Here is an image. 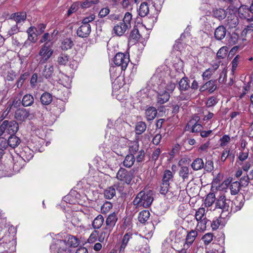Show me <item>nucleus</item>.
<instances>
[{"label":"nucleus","instance_id":"nucleus-5","mask_svg":"<svg viewBox=\"0 0 253 253\" xmlns=\"http://www.w3.org/2000/svg\"><path fill=\"white\" fill-rule=\"evenodd\" d=\"M0 253H14L15 251L16 241L9 234L0 238Z\"/></svg>","mask_w":253,"mask_h":253},{"label":"nucleus","instance_id":"nucleus-4","mask_svg":"<svg viewBox=\"0 0 253 253\" xmlns=\"http://www.w3.org/2000/svg\"><path fill=\"white\" fill-rule=\"evenodd\" d=\"M152 191L150 190L140 191L134 198L133 205L137 208H148L153 201Z\"/></svg>","mask_w":253,"mask_h":253},{"label":"nucleus","instance_id":"nucleus-28","mask_svg":"<svg viewBox=\"0 0 253 253\" xmlns=\"http://www.w3.org/2000/svg\"><path fill=\"white\" fill-rule=\"evenodd\" d=\"M20 142V139L14 134L11 135L7 140L8 145L13 148L18 146Z\"/></svg>","mask_w":253,"mask_h":253},{"label":"nucleus","instance_id":"nucleus-9","mask_svg":"<svg viewBox=\"0 0 253 253\" xmlns=\"http://www.w3.org/2000/svg\"><path fill=\"white\" fill-rule=\"evenodd\" d=\"M129 62V57L127 54L119 52L115 55L114 58L115 64L124 70L126 69Z\"/></svg>","mask_w":253,"mask_h":253},{"label":"nucleus","instance_id":"nucleus-25","mask_svg":"<svg viewBox=\"0 0 253 253\" xmlns=\"http://www.w3.org/2000/svg\"><path fill=\"white\" fill-rule=\"evenodd\" d=\"M70 61L69 56L65 53L60 54L56 58V62L59 65L65 66Z\"/></svg>","mask_w":253,"mask_h":253},{"label":"nucleus","instance_id":"nucleus-37","mask_svg":"<svg viewBox=\"0 0 253 253\" xmlns=\"http://www.w3.org/2000/svg\"><path fill=\"white\" fill-rule=\"evenodd\" d=\"M98 0H85L84 1L79 2L78 3L80 4V6L82 8L86 9L90 7L93 4H96L98 3Z\"/></svg>","mask_w":253,"mask_h":253},{"label":"nucleus","instance_id":"nucleus-20","mask_svg":"<svg viewBox=\"0 0 253 253\" xmlns=\"http://www.w3.org/2000/svg\"><path fill=\"white\" fill-rule=\"evenodd\" d=\"M13 160V170L15 172H18L23 168L25 164L23 159L19 156L14 157Z\"/></svg>","mask_w":253,"mask_h":253},{"label":"nucleus","instance_id":"nucleus-24","mask_svg":"<svg viewBox=\"0 0 253 253\" xmlns=\"http://www.w3.org/2000/svg\"><path fill=\"white\" fill-rule=\"evenodd\" d=\"M157 114V110L153 107H149L145 111V116L148 121L154 120Z\"/></svg>","mask_w":253,"mask_h":253},{"label":"nucleus","instance_id":"nucleus-33","mask_svg":"<svg viewBox=\"0 0 253 253\" xmlns=\"http://www.w3.org/2000/svg\"><path fill=\"white\" fill-rule=\"evenodd\" d=\"M150 212L148 210H144L139 213L138 220L141 223H145L149 218Z\"/></svg>","mask_w":253,"mask_h":253},{"label":"nucleus","instance_id":"nucleus-2","mask_svg":"<svg viewBox=\"0 0 253 253\" xmlns=\"http://www.w3.org/2000/svg\"><path fill=\"white\" fill-rule=\"evenodd\" d=\"M139 238L141 239L140 241L141 245L139 246V251L141 253H150V248L148 245V239L142 237L140 234L137 235L131 232L126 233L123 238L122 244L119 248V252L124 253L127 252L126 248L128 245H130L131 243L139 240Z\"/></svg>","mask_w":253,"mask_h":253},{"label":"nucleus","instance_id":"nucleus-63","mask_svg":"<svg viewBox=\"0 0 253 253\" xmlns=\"http://www.w3.org/2000/svg\"><path fill=\"white\" fill-rule=\"evenodd\" d=\"M230 137L228 135H223L220 139V145L221 147H224L225 146L227 143L230 141Z\"/></svg>","mask_w":253,"mask_h":253},{"label":"nucleus","instance_id":"nucleus-60","mask_svg":"<svg viewBox=\"0 0 253 253\" xmlns=\"http://www.w3.org/2000/svg\"><path fill=\"white\" fill-rule=\"evenodd\" d=\"M110 12V8L107 6L100 9L98 13V17L103 18L107 16Z\"/></svg>","mask_w":253,"mask_h":253},{"label":"nucleus","instance_id":"nucleus-16","mask_svg":"<svg viewBox=\"0 0 253 253\" xmlns=\"http://www.w3.org/2000/svg\"><path fill=\"white\" fill-rule=\"evenodd\" d=\"M91 32V27L90 25H85L82 24L78 29L77 35L82 38H85L88 36Z\"/></svg>","mask_w":253,"mask_h":253},{"label":"nucleus","instance_id":"nucleus-45","mask_svg":"<svg viewBox=\"0 0 253 253\" xmlns=\"http://www.w3.org/2000/svg\"><path fill=\"white\" fill-rule=\"evenodd\" d=\"M179 87L180 90H186L190 87L187 78H182L179 82Z\"/></svg>","mask_w":253,"mask_h":253},{"label":"nucleus","instance_id":"nucleus-48","mask_svg":"<svg viewBox=\"0 0 253 253\" xmlns=\"http://www.w3.org/2000/svg\"><path fill=\"white\" fill-rule=\"evenodd\" d=\"M205 209L204 208H199L195 213V218L197 221L203 219V218H206L205 216Z\"/></svg>","mask_w":253,"mask_h":253},{"label":"nucleus","instance_id":"nucleus-54","mask_svg":"<svg viewBox=\"0 0 253 253\" xmlns=\"http://www.w3.org/2000/svg\"><path fill=\"white\" fill-rule=\"evenodd\" d=\"M37 41V34L35 33L28 34L27 40L25 42L24 45L27 46L31 42L34 43Z\"/></svg>","mask_w":253,"mask_h":253},{"label":"nucleus","instance_id":"nucleus-15","mask_svg":"<svg viewBox=\"0 0 253 253\" xmlns=\"http://www.w3.org/2000/svg\"><path fill=\"white\" fill-rule=\"evenodd\" d=\"M118 220L117 214L115 212L110 213L107 217L105 221V225L107 228L113 230Z\"/></svg>","mask_w":253,"mask_h":253},{"label":"nucleus","instance_id":"nucleus-47","mask_svg":"<svg viewBox=\"0 0 253 253\" xmlns=\"http://www.w3.org/2000/svg\"><path fill=\"white\" fill-rule=\"evenodd\" d=\"M242 60V57L239 55H236L235 58L233 59L231 65H232V72L234 73L237 68V66L240 61Z\"/></svg>","mask_w":253,"mask_h":253},{"label":"nucleus","instance_id":"nucleus-38","mask_svg":"<svg viewBox=\"0 0 253 253\" xmlns=\"http://www.w3.org/2000/svg\"><path fill=\"white\" fill-rule=\"evenodd\" d=\"M59 81L60 82V84L64 86L67 88H69L70 87L72 81L69 77L62 74L61 75Z\"/></svg>","mask_w":253,"mask_h":253},{"label":"nucleus","instance_id":"nucleus-50","mask_svg":"<svg viewBox=\"0 0 253 253\" xmlns=\"http://www.w3.org/2000/svg\"><path fill=\"white\" fill-rule=\"evenodd\" d=\"M8 142L6 139L1 137L0 138V157L3 154V151L8 145Z\"/></svg>","mask_w":253,"mask_h":253},{"label":"nucleus","instance_id":"nucleus-61","mask_svg":"<svg viewBox=\"0 0 253 253\" xmlns=\"http://www.w3.org/2000/svg\"><path fill=\"white\" fill-rule=\"evenodd\" d=\"M169 184L165 183L162 182L160 186V192L161 194L165 195L168 193Z\"/></svg>","mask_w":253,"mask_h":253},{"label":"nucleus","instance_id":"nucleus-27","mask_svg":"<svg viewBox=\"0 0 253 253\" xmlns=\"http://www.w3.org/2000/svg\"><path fill=\"white\" fill-rule=\"evenodd\" d=\"M190 174V169L188 167L182 166L179 171V175L182 178L183 181L187 180Z\"/></svg>","mask_w":253,"mask_h":253},{"label":"nucleus","instance_id":"nucleus-52","mask_svg":"<svg viewBox=\"0 0 253 253\" xmlns=\"http://www.w3.org/2000/svg\"><path fill=\"white\" fill-rule=\"evenodd\" d=\"M197 222L198 223L197 225V228L202 231L205 230L207 227L206 225L208 222V219L207 218H203V219L197 221Z\"/></svg>","mask_w":253,"mask_h":253},{"label":"nucleus","instance_id":"nucleus-23","mask_svg":"<svg viewBox=\"0 0 253 253\" xmlns=\"http://www.w3.org/2000/svg\"><path fill=\"white\" fill-rule=\"evenodd\" d=\"M26 18L25 12H17L11 15V19L14 20L17 24H20L24 22Z\"/></svg>","mask_w":253,"mask_h":253},{"label":"nucleus","instance_id":"nucleus-14","mask_svg":"<svg viewBox=\"0 0 253 253\" xmlns=\"http://www.w3.org/2000/svg\"><path fill=\"white\" fill-rule=\"evenodd\" d=\"M239 24L238 17L234 13L230 14L225 20V24L229 29L235 28Z\"/></svg>","mask_w":253,"mask_h":253},{"label":"nucleus","instance_id":"nucleus-58","mask_svg":"<svg viewBox=\"0 0 253 253\" xmlns=\"http://www.w3.org/2000/svg\"><path fill=\"white\" fill-rule=\"evenodd\" d=\"M67 243L69 245V247L70 246L76 247L79 245V240L74 236H70L69 237Z\"/></svg>","mask_w":253,"mask_h":253},{"label":"nucleus","instance_id":"nucleus-49","mask_svg":"<svg viewBox=\"0 0 253 253\" xmlns=\"http://www.w3.org/2000/svg\"><path fill=\"white\" fill-rule=\"evenodd\" d=\"M73 45V42L69 39H66L62 42L61 47L63 50H67L71 48Z\"/></svg>","mask_w":253,"mask_h":253},{"label":"nucleus","instance_id":"nucleus-39","mask_svg":"<svg viewBox=\"0 0 253 253\" xmlns=\"http://www.w3.org/2000/svg\"><path fill=\"white\" fill-rule=\"evenodd\" d=\"M123 70L121 69V67L117 66L111 67L109 70L111 78L115 79L118 77L121 72Z\"/></svg>","mask_w":253,"mask_h":253},{"label":"nucleus","instance_id":"nucleus-56","mask_svg":"<svg viewBox=\"0 0 253 253\" xmlns=\"http://www.w3.org/2000/svg\"><path fill=\"white\" fill-rule=\"evenodd\" d=\"M140 37L141 36L139 33L138 30L133 29L130 33L129 38L131 40H133L134 41H137L140 39Z\"/></svg>","mask_w":253,"mask_h":253},{"label":"nucleus","instance_id":"nucleus-3","mask_svg":"<svg viewBox=\"0 0 253 253\" xmlns=\"http://www.w3.org/2000/svg\"><path fill=\"white\" fill-rule=\"evenodd\" d=\"M216 208L222 210L223 211L236 212L241 209L243 206L242 202H238L237 201L233 202V205L231 201L226 198L224 194L220 195L218 197L215 202Z\"/></svg>","mask_w":253,"mask_h":253},{"label":"nucleus","instance_id":"nucleus-26","mask_svg":"<svg viewBox=\"0 0 253 253\" xmlns=\"http://www.w3.org/2000/svg\"><path fill=\"white\" fill-rule=\"evenodd\" d=\"M53 98L52 95L47 92H44L41 96L40 100L42 104L43 105H48L50 104Z\"/></svg>","mask_w":253,"mask_h":253},{"label":"nucleus","instance_id":"nucleus-18","mask_svg":"<svg viewBox=\"0 0 253 253\" xmlns=\"http://www.w3.org/2000/svg\"><path fill=\"white\" fill-rule=\"evenodd\" d=\"M227 30L226 28L222 25L216 28L214 31V37L218 41L223 39L226 35Z\"/></svg>","mask_w":253,"mask_h":253},{"label":"nucleus","instance_id":"nucleus-34","mask_svg":"<svg viewBox=\"0 0 253 253\" xmlns=\"http://www.w3.org/2000/svg\"><path fill=\"white\" fill-rule=\"evenodd\" d=\"M148 3L146 2L141 3L139 8V15L141 17H145L146 16L149 11L148 7Z\"/></svg>","mask_w":253,"mask_h":253},{"label":"nucleus","instance_id":"nucleus-19","mask_svg":"<svg viewBox=\"0 0 253 253\" xmlns=\"http://www.w3.org/2000/svg\"><path fill=\"white\" fill-rule=\"evenodd\" d=\"M216 85L215 84V81L211 80L207 82L203 85L201 86L199 90L201 92L208 90L210 93H212L216 89Z\"/></svg>","mask_w":253,"mask_h":253},{"label":"nucleus","instance_id":"nucleus-12","mask_svg":"<svg viewBox=\"0 0 253 253\" xmlns=\"http://www.w3.org/2000/svg\"><path fill=\"white\" fill-rule=\"evenodd\" d=\"M31 116L30 111L25 108L17 109L15 113V118L19 122H24Z\"/></svg>","mask_w":253,"mask_h":253},{"label":"nucleus","instance_id":"nucleus-44","mask_svg":"<svg viewBox=\"0 0 253 253\" xmlns=\"http://www.w3.org/2000/svg\"><path fill=\"white\" fill-rule=\"evenodd\" d=\"M215 197L214 194L212 193H209L205 200V206L207 207L211 206L215 202Z\"/></svg>","mask_w":253,"mask_h":253},{"label":"nucleus","instance_id":"nucleus-8","mask_svg":"<svg viewBox=\"0 0 253 253\" xmlns=\"http://www.w3.org/2000/svg\"><path fill=\"white\" fill-rule=\"evenodd\" d=\"M50 249L53 251L57 250V253H71L69 245L63 240H55L50 246Z\"/></svg>","mask_w":253,"mask_h":253},{"label":"nucleus","instance_id":"nucleus-42","mask_svg":"<svg viewBox=\"0 0 253 253\" xmlns=\"http://www.w3.org/2000/svg\"><path fill=\"white\" fill-rule=\"evenodd\" d=\"M116 195V190L113 187H110L104 191V196L106 199H111Z\"/></svg>","mask_w":253,"mask_h":253},{"label":"nucleus","instance_id":"nucleus-32","mask_svg":"<svg viewBox=\"0 0 253 253\" xmlns=\"http://www.w3.org/2000/svg\"><path fill=\"white\" fill-rule=\"evenodd\" d=\"M34 102L33 96L29 94L25 95L22 100V104L25 107L31 106Z\"/></svg>","mask_w":253,"mask_h":253},{"label":"nucleus","instance_id":"nucleus-1","mask_svg":"<svg viewBox=\"0 0 253 253\" xmlns=\"http://www.w3.org/2000/svg\"><path fill=\"white\" fill-rule=\"evenodd\" d=\"M165 73L160 69H157L156 73L151 79L154 86L158 88V102L161 104L167 102L175 87V84L166 79Z\"/></svg>","mask_w":253,"mask_h":253},{"label":"nucleus","instance_id":"nucleus-55","mask_svg":"<svg viewBox=\"0 0 253 253\" xmlns=\"http://www.w3.org/2000/svg\"><path fill=\"white\" fill-rule=\"evenodd\" d=\"M132 19V15L128 12H127L125 13V16L124 17L123 21L122 22L124 23L125 25H127V26L128 28H130L131 24L130 22Z\"/></svg>","mask_w":253,"mask_h":253},{"label":"nucleus","instance_id":"nucleus-10","mask_svg":"<svg viewBox=\"0 0 253 253\" xmlns=\"http://www.w3.org/2000/svg\"><path fill=\"white\" fill-rule=\"evenodd\" d=\"M116 178L124 183L129 184L132 179L133 173L125 169L121 168L117 173Z\"/></svg>","mask_w":253,"mask_h":253},{"label":"nucleus","instance_id":"nucleus-30","mask_svg":"<svg viewBox=\"0 0 253 253\" xmlns=\"http://www.w3.org/2000/svg\"><path fill=\"white\" fill-rule=\"evenodd\" d=\"M104 221V218L102 215H98L93 220L92 225L95 229H99Z\"/></svg>","mask_w":253,"mask_h":253},{"label":"nucleus","instance_id":"nucleus-6","mask_svg":"<svg viewBox=\"0 0 253 253\" xmlns=\"http://www.w3.org/2000/svg\"><path fill=\"white\" fill-rule=\"evenodd\" d=\"M51 43L46 42L42 45L39 52V63L42 64L46 62L52 56L53 50L50 47Z\"/></svg>","mask_w":253,"mask_h":253},{"label":"nucleus","instance_id":"nucleus-31","mask_svg":"<svg viewBox=\"0 0 253 253\" xmlns=\"http://www.w3.org/2000/svg\"><path fill=\"white\" fill-rule=\"evenodd\" d=\"M191 167L194 170H200L204 167V163L202 159L197 158L191 164Z\"/></svg>","mask_w":253,"mask_h":253},{"label":"nucleus","instance_id":"nucleus-17","mask_svg":"<svg viewBox=\"0 0 253 253\" xmlns=\"http://www.w3.org/2000/svg\"><path fill=\"white\" fill-rule=\"evenodd\" d=\"M129 28L122 22L115 25L113 28L114 33L117 36H122Z\"/></svg>","mask_w":253,"mask_h":253},{"label":"nucleus","instance_id":"nucleus-41","mask_svg":"<svg viewBox=\"0 0 253 253\" xmlns=\"http://www.w3.org/2000/svg\"><path fill=\"white\" fill-rule=\"evenodd\" d=\"M146 128V125L143 122H138L135 126V131L137 134H141L145 131Z\"/></svg>","mask_w":253,"mask_h":253},{"label":"nucleus","instance_id":"nucleus-51","mask_svg":"<svg viewBox=\"0 0 253 253\" xmlns=\"http://www.w3.org/2000/svg\"><path fill=\"white\" fill-rule=\"evenodd\" d=\"M228 52V47L227 46L221 47L217 53V57L218 58H224L226 56Z\"/></svg>","mask_w":253,"mask_h":253},{"label":"nucleus","instance_id":"nucleus-21","mask_svg":"<svg viewBox=\"0 0 253 253\" xmlns=\"http://www.w3.org/2000/svg\"><path fill=\"white\" fill-rule=\"evenodd\" d=\"M21 158L26 162L29 161L34 156V152L28 147H25L21 152Z\"/></svg>","mask_w":253,"mask_h":253},{"label":"nucleus","instance_id":"nucleus-59","mask_svg":"<svg viewBox=\"0 0 253 253\" xmlns=\"http://www.w3.org/2000/svg\"><path fill=\"white\" fill-rule=\"evenodd\" d=\"M221 249V252H223V249L218 245L216 244H212V248L209 249L207 253H219V250Z\"/></svg>","mask_w":253,"mask_h":253},{"label":"nucleus","instance_id":"nucleus-22","mask_svg":"<svg viewBox=\"0 0 253 253\" xmlns=\"http://www.w3.org/2000/svg\"><path fill=\"white\" fill-rule=\"evenodd\" d=\"M112 231V230L107 228L106 226L103 227L100 232L99 233H98V241L102 243L107 240Z\"/></svg>","mask_w":253,"mask_h":253},{"label":"nucleus","instance_id":"nucleus-13","mask_svg":"<svg viewBox=\"0 0 253 253\" xmlns=\"http://www.w3.org/2000/svg\"><path fill=\"white\" fill-rule=\"evenodd\" d=\"M5 128H6V132L11 135L15 134L18 129L19 126L18 123L15 121L5 120Z\"/></svg>","mask_w":253,"mask_h":253},{"label":"nucleus","instance_id":"nucleus-57","mask_svg":"<svg viewBox=\"0 0 253 253\" xmlns=\"http://www.w3.org/2000/svg\"><path fill=\"white\" fill-rule=\"evenodd\" d=\"M112 205L109 202H105L101 207V211L102 213H106L112 209Z\"/></svg>","mask_w":253,"mask_h":253},{"label":"nucleus","instance_id":"nucleus-43","mask_svg":"<svg viewBox=\"0 0 253 253\" xmlns=\"http://www.w3.org/2000/svg\"><path fill=\"white\" fill-rule=\"evenodd\" d=\"M139 149V144L138 141H135L129 143V151L130 154L133 155L137 152Z\"/></svg>","mask_w":253,"mask_h":253},{"label":"nucleus","instance_id":"nucleus-11","mask_svg":"<svg viewBox=\"0 0 253 253\" xmlns=\"http://www.w3.org/2000/svg\"><path fill=\"white\" fill-rule=\"evenodd\" d=\"M198 236V231L196 229L191 230L187 232V235L185 239V242L183 246L191 250L193 248V243Z\"/></svg>","mask_w":253,"mask_h":253},{"label":"nucleus","instance_id":"nucleus-64","mask_svg":"<svg viewBox=\"0 0 253 253\" xmlns=\"http://www.w3.org/2000/svg\"><path fill=\"white\" fill-rule=\"evenodd\" d=\"M204 168L207 171H211L214 169L213 161L210 160L207 161Z\"/></svg>","mask_w":253,"mask_h":253},{"label":"nucleus","instance_id":"nucleus-62","mask_svg":"<svg viewBox=\"0 0 253 253\" xmlns=\"http://www.w3.org/2000/svg\"><path fill=\"white\" fill-rule=\"evenodd\" d=\"M12 106L15 109L17 110L18 109V108H19L20 106L21 105V100L19 98L16 97L13 99V100L12 101H8Z\"/></svg>","mask_w":253,"mask_h":253},{"label":"nucleus","instance_id":"nucleus-36","mask_svg":"<svg viewBox=\"0 0 253 253\" xmlns=\"http://www.w3.org/2000/svg\"><path fill=\"white\" fill-rule=\"evenodd\" d=\"M135 161V157L132 154L127 155L123 162L124 166L126 168H130Z\"/></svg>","mask_w":253,"mask_h":253},{"label":"nucleus","instance_id":"nucleus-53","mask_svg":"<svg viewBox=\"0 0 253 253\" xmlns=\"http://www.w3.org/2000/svg\"><path fill=\"white\" fill-rule=\"evenodd\" d=\"M213 235L211 233L205 234L202 237V239L205 245H209L213 240Z\"/></svg>","mask_w":253,"mask_h":253},{"label":"nucleus","instance_id":"nucleus-29","mask_svg":"<svg viewBox=\"0 0 253 253\" xmlns=\"http://www.w3.org/2000/svg\"><path fill=\"white\" fill-rule=\"evenodd\" d=\"M226 15L227 12L223 9L218 8L213 10V16L219 20L224 19L226 16Z\"/></svg>","mask_w":253,"mask_h":253},{"label":"nucleus","instance_id":"nucleus-35","mask_svg":"<svg viewBox=\"0 0 253 253\" xmlns=\"http://www.w3.org/2000/svg\"><path fill=\"white\" fill-rule=\"evenodd\" d=\"M53 73V66L51 64L46 65L42 71V74L46 79L50 78Z\"/></svg>","mask_w":253,"mask_h":253},{"label":"nucleus","instance_id":"nucleus-7","mask_svg":"<svg viewBox=\"0 0 253 253\" xmlns=\"http://www.w3.org/2000/svg\"><path fill=\"white\" fill-rule=\"evenodd\" d=\"M238 15L241 19L248 22L253 21V2L250 7L247 5H242L238 9Z\"/></svg>","mask_w":253,"mask_h":253},{"label":"nucleus","instance_id":"nucleus-40","mask_svg":"<svg viewBox=\"0 0 253 253\" xmlns=\"http://www.w3.org/2000/svg\"><path fill=\"white\" fill-rule=\"evenodd\" d=\"M241 189V186L239 181L232 182L230 185V193L233 195L238 193Z\"/></svg>","mask_w":253,"mask_h":253},{"label":"nucleus","instance_id":"nucleus-46","mask_svg":"<svg viewBox=\"0 0 253 253\" xmlns=\"http://www.w3.org/2000/svg\"><path fill=\"white\" fill-rule=\"evenodd\" d=\"M173 175L172 172L169 170H166L164 171V176L163 177V182L165 183L169 184V182L172 180Z\"/></svg>","mask_w":253,"mask_h":253}]
</instances>
